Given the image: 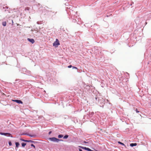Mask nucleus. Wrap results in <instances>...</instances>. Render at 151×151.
Listing matches in <instances>:
<instances>
[{"mask_svg": "<svg viewBox=\"0 0 151 151\" xmlns=\"http://www.w3.org/2000/svg\"><path fill=\"white\" fill-rule=\"evenodd\" d=\"M60 44L59 42L58 39H56V41L53 43V46H55V47H57L58 45Z\"/></svg>", "mask_w": 151, "mask_h": 151, "instance_id": "obj_1", "label": "nucleus"}, {"mask_svg": "<svg viewBox=\"0 0 151 151\" xmlns=\"http://www.w3.org/2000/svg\"><path fill=\"white\" fill-rule=\"evenodd\" d=\"M49 139L50 140L52 141L56 142H58L60 140L54 137L50 138Z\"/></svg>", "mask_w": 151, "mask_h": 151, "instance_id": "obj_2", "label": "nucleus"}, {"mask_svg": "<svg viewBox=\"0 0 151 151\" xmlns=\"http://www.w3.org/2000/svg\"><path fill=\"white\" fill-rule=\"evenodd\" d=\"M0 134L2 135H4L5 136H6L8 137H9L11 135V134L9 133H2V132H0Z\"/></svg>", "mask_w": 151, "mask_h": 151, "instance_id": "obj_3", "label": "nucleus"}, {"mask_svg": "<svg viewBox=\"0 0 151 151\" xmlns=\"http://www.w3.org/2000/svg\"><path fill=\"white\" fill-rule=\"evenodd\" d=\"M12 101L14 102H16L18 103H19V104H23V102L21 101L20 100H12Z\"/></svg>", "mask_w": 151, "mask_h": 151, "instance_id": "obj_4", "label": "nucleus"}, {"mask_svg": "<svg viewBox=\"0 0 151 151\" xmlns=\"http://www.w3.org/2000/svg\"><path fill=\"white\" fill-rule=\"evenodd\" d=\"M27 40L32 44H33L35 42L34 40L33 39L27 38Z\"/></svg>", "mask_w": 151, "mask_h": 151, "instance_id": "obj_5", "label": "nucleus"}, {"mask_svg": "<svg viewBox=\"0 0 151 151\" xmlns=\"http://www.w3.org/2000/svg\"><path fill=\"white\" fill-rule=\"evenodd\" d=\"M137 145V144L136 143H131L130 144V146L132 147H133L134 146H135Z\"/></svg>", "mask_w": 151, "mask_h": 151, "instance_id": "obj_6", "label": "nucleus"}, {"mask_svg": "<svg viewBox=\"0 0 151 151\" xmlns=\"http://www.w3.org/2000/svg\"><path fill=\"white\" fill-rule=\"evenodd\" d=\"M79 147L82 148V149H84L86 150H87V147H83L81 146H79Z\"/></svg>", "mask_w": 151, "mask_h": 151, "instance_id": "obj_7", "label": "nucleus"}, {"mask_svg": "<svg viewBox=\"0 0 151 151\" xmlns=\"http://www.w3.org/2000/svg\"><path fill=\"white\" fill-rule=\"evenodd\" d=\"M6 22H3L2 23V24L4 26H6Z\"/></svg>", "mask_w": 151, "mask_h": 151, "instance_id": "obj_8", "label": "nucleus"}, {"mask_svg": "<svg viewBox=\"0 0 151 151\" xmlns=\"http://www.w3.org/2000/svg\"><path fill=\"white\" fill-rule=\"evenodd\" d=\"M15 144H16V146L17 147H18L19 145V143L18 142H16Z\"/></svg>", "mask_w": 151, "mask_h": 151, "instance_id": "obj_9", "label": "nucleus"}, {"mask_svg": "<svg viewBox=\"0 0 151 151\" xmlns=\"http://www.w3.org/2000/svg\"><path fill=\"white\" fill-rule=\"evenodd\" d=\"M26 143H22V147H24L26 145Z\"/></svg>", "mask_w": 151, "mask_h": 151, "instance_id": "obj_10", "label": "nucleus"}, {"mask_svg": "<svg viewBox=\"0 0 151 151\" xmlns=\"http://www.w3.org/2000/svg\"><path fill=\"white\" fill-rule=\"evenodd\" d=\"M63 137V135L61 134L58 135V137L59 138H62Z\"/></svg>", "mask_w": 151, "mask_h": 151, "instance_id": "obj_11", "label": "nucleus"}, {"mask_svg": "<svg viewBox=\"0 0 151 151\" xmlns=\"http://www.w3.org/2000/svg\"><path fill=\"white\" fill-rule=\"evenodd\" d=\"M68 137V135H65L63 137V138L64 139H67Z\"/></svg>", "mask_w": 151, "mask_h": 151, "instance_id": "obj_12", "label": "nucleus"}, {"mask_svg": "<svg viewBox=\"0 0 151 151\" xmlns=\"http://www.w3.org/2000/svg\"><path fill=\"white\" fill-rule=\"evenodd\" d=\"M118 143L119 144H120L121 145H124L123 143L121 142H118Z\"/></svg>", "mask_w": 151, "mask_h": 151, "instance_id": "obj_13", "label": "nucleus"}, {"mask_svg": "<svg viewBox=\"0 0 151 151\" xmlns=\"http://www.w3.org/2000/svg\"><path fill=\"white\" fill-rule=\"evenodd\" d=\"M25 142H33V141H32V140H26V141H25Z\"/></svg>", "mask_w": 151, "mask_h": 151, "instance_id": "obj_14", "label": "nucleus"}, {"mask_svg": "<svg viewBox=\"0 0 151 151\" xmlns=\"http://www.w3.org/2000/svg\"><path fill=\"white\" fill-rule=\"evenodd\" d=\"M87 150L88 151H92V150L88 148H87Z\"/></svg>", "mask_w": 151, "mask_h": 151, "instance_id": "obj_15", "label": "nucleus"}, {"mask_svg": "<svg viewBox=\"0 0 151 151\" xmlns=\"http://www.w3.org/2000/svg\"><path fill=\"white\" fill-rule=\"evenodd\" d=\"M31 147H34V148H35V145L33 144H31Z\"/></svg>", "mask_w": 151, "mask_h": 151, "instance_id": "obj_16", "label": "nucleus"}, {"mask_svg": "<svg viewBox=\"0 0 151 151\" xmlns=\"http://www.w3.org/2000/svg\"><path fill=\"white\" fill-rule=\"evenodd\" d=\"M73 69L75 68L76 69H77V67H74V66L73 67Z\"/></svg>", "mask_w": 151, "mask_h": 151, "instance_id": "obj_17", "label": "nucleus"}, {"mask_svg": "<svg viewBox=\"0 0 151 151\" xmlns=\"http://www.w3.org/2000/svg\"><path fill=\"white\" fill-rule=\"evenodd\" d=\"M72 67V66L71 65H70L68 66V68H71Z\"/></svg>", "mask_w": 151, "mask_h": 151, "instance_id": "obj_18", "label": "nucleus"}, {"mask_svg": "<svg viewBox=\"0 0 151 151\" xmlns=\"http://www.w3.org/2000/svg\"><path fill=\"white\" fill-rule=\"evenodd\" d=\"M20 140H22V141H24V142H25V141H26V140H25L24 139H20Z\"/></svg>", "mask_w": 151, "mask_h": 151, "instance_id": "obj_19", "label": "nucleus"}, {"mask_svg": "<svg viewBox=\"0 0 151 151\" xmlns=\"http://www.w3.org/2000/svg\"><path fill=\"white\" fill-rule=\"evenodd\" d=\"M9 145H12V143H11V142H9Z\"/></svg>", "mask_w": 151, "mask_h": 151, "instance_id": "obj_20", "label": "nucleus"}, {"mask_svg": "<svg viewBox=\"0 0 151 151\" xmlns=\"http://www.w3.org/2000/svg\"><path fill=\"white\" fill-rule=\"evenodd\" d=\"M136 112H137V113H139V111H138L137 110V109H136Z\"/></svg>", "mask_w": 151, "mask_h": 151, "instance_id": "obj_21", "label": "nucleus"}, {"mask_svg": "<svg viewBox=\"0 0 151 151\" xmlns=\"http://www.w3.org/2000/svg\"><path fill=\"white\" fill-rule=\"evenodd\" d=\"M84 143H88V142H86L85 141H84Z\"/></svg>", "mask_w": 151, "mask_h": 151, "instance_id": "obj_22", "label": "nucleus"}, {"mask_svg": "<svg viewBox=\"0 0 151 151\" xmlns=\"http://www.w3.org/2000/svg\"><path fill=\"white\" fill-rule=\"evenodd\" d=\"M51 133V131H50L49 132V134H50Z\"/></svg>", "mask_w": 151, "mask_h": 151, "instance_id": "obj_23", "label": "nucleus"}, {"mask_svg": "<svg viewBox=\"0 0 151 151\" xmlns=\"http://www.w3.org/2000/svg\"><path fill=\"white\" fill-rule=\"evenodd\" d=\"M79 151H83L81 149H79Z\"/></svg>", "mask_w": 151, "mask_h": 151, "instance_id": "obj_24", "label": "nucleus"}, {"mask_svg": "<svg viewBox=\"0 0 151 151\" xmlns=\"http://www.w3.org/2000/svg\"><path fill=\"white\" fill-rule=\"evenodd\" d=\"M29 136H30V137H32V136L31 135H30Z\"/></svg>", "mask_w": 151, "mask_h": 151, "instance_id": "obj_25", "label": "nucleus"}]
</instances>
